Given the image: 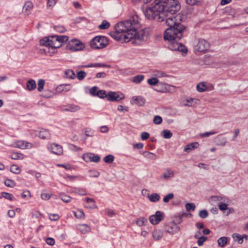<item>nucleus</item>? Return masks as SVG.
<instances>
[{
  "label": "nucleus",
  "instance_id": "45",
  "mask_svg": "<svg viewBox=\"0 0 248 248\" xmlns=\"http://www.w3.org/2000/svg\"><path fill=\"white\" fill-rule=\"evenodd\" d=\"M45 80L43 79H40L38 80V91L39 92H41L44 88V86L45 85Z\"/></svg>",
  "mask_w": 248,
  "mask_h": 248
},
{
  "label": "nucleus",
  "instance_id": "42",
  "mask_svg": "<svg viewBox=\"0 0 248 248\" xmlns=\"http://www.w3.org/2000/svg\"><path fill=\"white\" fill-rule=\"evenodd\" d=\"M159 81L156 78H152L148 79V83L152 86L156 85Z\"/></svg>",
  "mask_w": 248,
  "mask_h": 248
},
{
  "label": "nucleus",
  "instance_id": "52",
  "mask_svg": "<svg viewBox=\"0 0 248 248\" xmlns=\"http://www.w3.org/2000/svg\"><path fill=\"white\" fill-rule=\"evenodd\" d=\"M154 75L157 78H163L167 77V75L162 71H155Z\"/></svg>",
  "mask_w": 248,
  "mask_h": 248
},
{
  "label": "nucleus",
  "instance_id": "27",
  "mask_svg": "<svg viewBox=\"0 0 248 248\" xmlns=\"http://www.w3.org/2000/svg\"><path fill=\"white\" fill-rule=\"evenodd\" d=\"M147 197L151 202H158L160 199V197L159 194L156 193H153L151 195H148Z\"/></svg>",
  "mask_w": 248,
  "mask_h": 248
},
{
  "label": "nucleus",
  "instance_id": "11",
  "mask_svg": "<svg viewBox=\"0 0 248 248\" xmlns=\"http://www.w3.org/2000/svg\"><path fill=\"white\" fill-rule=\"evenodd\" d=\"M48 148L53 154L57 155H61L63 154L62 147L58 144L51 143L48 147Z\"/></svg>",
  "mask_w": 248,
  "mask_h": 248
},
{
  "label": "nucleus",
  "instance_id": "4",
  "mask_svg": "<svg viewBox=\"0 0 248 248\" xmlns=\"http://www.w3.org/2000/svg\"><path fill=\"white\" fill-rule=\"evenodd\" d=\"M40 44L42 46L52 48H57L61 47V44L58 41L57 38H56L55 35L44 37L40 40Z\"/></svg>",
  "mask_w": 248,
  "mask_h": 248
},
{
  "label": "nucleus",
  "instance_id": "6",
  "mask_svg": "<svg viewBox=\"0 0 248 248\" xmlns=\"http://www.w3.org/2000/svg\"><path fill=\"white\" fill-rule=\"evenodd\" d=\"M180 40H168L169 42V48L172 50H177L179 51L182 52L183 53H186L187 52V49L186 47L182 45L181 43H178Z\"/></svg>",
  "mask_w": 248,
  "mask_h": 248
},
{
  "label": "nucleus",
  "instance_id": "50",
  "mask_svg": "<svg viewBox=\"0 0 248 248\" xmlns=\"http://www.w3.org/2000/svg\"><path fill=\"white\" fill-rule=\"evenodd\" d=\"M206 87L203 83L198 84L197 86V89L199 92H202L206 90Z\"/></svg>",
  "mask_w": 248,
  "mask_h": 248
},
{
  "label": "nucleus",
  "instance_id": "48",
  "mask_svg": "<svg viewBox=\"0 0 248 248\" xmlns=\"http://www.w3.org/2000/svg\"><path fill=\"white\" fill-rule=\"evenodd\" d=\"M91 155L92 153L85 154L83 155L82 158L85 161L89 162L91 161Z\"/></svg>",
  "mask_w": 248,
  "mask_h": 248
},
{
  "label": "nucleus",
  "instance_id": "28",
  "mask_svg": "<svg viewBox=\"0 0 248 248\" xmlns=\"http://www.w3.org/2000/svg\"><path fill=\"white\" fill-rule=\"evenodd\" d=\"M39 137L42 139H47L50 137V134L48 130L42 129L39 132Z\"/></svg>",
  "mask_w": 248,
  "mask_h": 248
},
{
  "label": "nucleus",
  "instance_id": "34",
  "mask_svg": "<svg viewBox=\"0 0 248 248\" xmlns=\"http://www.w3.org/2000/svg\"><path fill=\"white\" fill-rule=\"evenodd\" d=\"M56 38H57L58 41L60 42L61 44V46H62V44L65 42H66L68 40V36L66 35H55Z\"/></svg>",
  "mask_w": 248,
  "mask_h": 248
},
{
  "label": "nucleus",
  "instance_id": "53",
  "mask_svg": "<svg viewBox=\"0 0 248 248\" xmlns=\"http://www.w3.org/2000/svg\"><path fill=\"white\" fill-rule=\"evenodd\" d=\"M207 238L204 236H200V238H199L197 243L199 246H202L203 245L204 242L206 241Z\"/></svg>",
  "mask_w": 248,
  "mask_h": 248
},
{
  "label": "nucleus",
  "instance_id": "16",
  "mask_svg": "<svg viewBox=\"0 0 248 248\" xmlns=\"http://www.w3.org/2000/svg\"><path fill=\"white\" fill-rule=\"evenodd\" d=\"M80 107L74 104H68L64 106L62 108V111L67 112L70 111L75 112L79 110Z\"/></svg>",
  "mask_w": 248,
  "mask_h": 248
},
{
  "label": "nucleus",
  "instance_id": "30",
  "mask_svg": "<svg viewBox=\"0 0 248 248\" xmlns=\"http://www.w3.org/2000/svg\"><path fill=\"white\" fill-rule=\"evenodd\" d=\"M64 74L66 78L74 79L75 77V74L73 70L67 69L64 72Z\"/></svg>",
  "mask_w": 248,
  "mask_h": 248
},
{
  "label": "nucleus",
  "instance_id": "57",
  "mask_svg": "<svg viewBox=\"0 0 248 248\" xmlns=\"http://www.w3.org/2000/svg\"><path fill=\"white\" fill-rule=\"evenodd\" d=\"M234 239L237 238V241L239 244H242L243 242V237H241L239 234L234 233L232 235Z\"/></svg>",
  "mask_w": 248,
  "mask_h": 248
},
{
  "label": "nucleus",
  "instance_id": "13",
  "mask_svg": "<svg viewBox=\"0 0 248 248\" xmlns=\"http://www.w3.org/2000/svg\"><path fill=\"white\" fill-rule=\"evenodd\" d=\"M124 98V96L122 94L120 96L119 94L115 92H109L107 95V99L110 101H119Z\"/></svg>",
  "mask_w": 248,
  "mask_h": 248
},
{
  "label": "nucleus",
  "instance_id": "41",
  "mask_svg": "<svg viewBox=\"0 0 248 248\" xmlns=\"http://www.w3.org/2000/svg\"><path fill=\"white\" fill-rule=\"evenodd\" d=\"M114 158V157L112 155H109L106 156L104 158L103 160L105 163H111L113 161Z\"/></svg>",
  "mask_w": 248,
  "mask_h": 248
},
{
  "label": "nucleus",
  "instance_id": "32",
  "mask_svg": "<svg viewBox=\"0 0 248 248\" xmlns=\"http://www.w3.org/2000/svg\"><path fill=\"white\" fill-rule=\"evenodd\" d=\"M71 88L70 84H62L59 86L57 89L59 91H68L71 89Z\"/></svg>",
  "mask_w": 248,
  "mask_h": 248
},
{
  "label": "nucleus",
  "instance_id": "51",
  "mask_svg": "<svg viewBox=\"0 0 248 248\" xmlns=\"http://www.w3.org/2000/svg\"><path fill=\"white\" fill-rule=\"evenodd\" d=\"M100 160V157L98 155L92 154V155H91V162L97 163V162H99Z\"/></svg>",
  "mask_w": 248,
  "mask_h": 248
},
{
  "label": "nucleus",
  "instance_id": "31",
  "mask_svg": "<svg viewBox=\"0 0 248 248\" xmlns=\"http://www.w3.org/2000/svg\"><path fill=\"white\" fill-rule=\"evenodd\" d=\"M11 158L12 159L16 160V159H23L24 158V155L17 152H13L11 154Z\"/></svg>",
  "mask_w": 248,
  "mask_h": 248
},
{
  "label": "nucleus",
  "instance_id": "62",
  "mask_svg": "<svg viewBox=\"0 0 248 248\" xmlns=\"http://www.w3.org/2000/svg\"><path fill=\"white\" fill-rule=\"evenodd\" d=\"M55 30L60 33L64 32L65 31V28L64 27L62 26H57L55 27Z\"/></svg>",
  "mask_w": 248,
  "mask_h": 248
},
{
  "label": "nucleus",
  "instance_id": "59",
  "mask_svg": "<svg viewBox=\"0 0 248 248\" xmlns=\"http://www.w3.org/2000/svg\"><path fill=\"white\" fill-rule=\"evenodd\" d=\"M98 88L96 86H94L91 88L90 90V93L93 96H97L96 93L97 91Z\"/></svg>",
  "mask_w": 248,
  "mask_h": 248
},
{
  "label": "nucleus",
  "instance_id": "35",
  "mask_svg": "<svg viewBox=\"0 0 248 248\" xmlns=\"http://www.w3.org/2000/svg\"><path fill=\"white\" fill-rule=\"evenodd\" d=\"M161 134L165 139H170L172 136V133L169 130H164L162 131Z\"/></svg>",
  "mask_w": 248,
  "mask_h": 248
},
{
  "label": "nucleus",
  "instance_id": "46",
  "mask_svg": "<svg viewBox=\"0 0 248 248\" xmlns=\"http://www.w3.org/2000/svg\"><path fill=\"white\" fill-rule=\"evenodd\" d=\"M173 198L174 194L172 193H170L164 197L163 201L164 202L167 203L170 200L172 199Z\"/></svg>",
  "mask_w": 248,
  "mask_h": 248
},
{
  "label": "nucleus",
  "instance_id": "55",
  "mask_svg": "<svg viewBox=\"0 0 248 248\" xmlns=\"http://www.w3.org/2000/svg\"><path fill=\"white\" fill-rule=\"evenodd\" d=\"M153 122L155 124H159L162 122V119L160 116H155L154 117Z\"/></svg>",
  "mask_w": 248,
  "mask_h": 248
},
{
  "label": "nucleus",
  "instance_id": "2",
  "mask_svg": "<svg viewBox=\"0 0 248 248\" xmlns=\"http://www.w3.org/2000/svg\"><path fill=\"white\" fill-rule=\"evenodd\" d=\"M140 28L139 16L133 15L129 19L119 22L115 26V32H110V35L117 40L122 39L125 42L131 40L133 44H139L140 36L137 30Z\"/></svg>",
  "mask_w": 248,
  "mask_h": 248
},
{
  "label": "nucleus",
  "instance_id": "17",
  "mask_svg": "<svg viewBox=\"0 0 248 248\" xmlns=\"http://www.w3.org/2000/svg\"><path fill=\"white\" fill-rule=\"evenodd\" d=\"M33 4L31 1H28L26 2L23 7V12L25 15H29L33 8Z\"/></svg>",
  "mask_w": 248,
  "mask_h": 248
},
{
  "label": "nucleus",
  "instance_id": "36",
  "mask_svg": "<svg viewBox=\"0 0 248 248\" xmlns=\"http://www.w3.org/2000/svg\"><path fill=\"white\" fill-rule=\"evenodd\" d=\"M143 155L144 156L151 159L155 160L156 158V156L155 155L149 152H143Z\"/></svg>",
  "mask_w": 248,
  "mask_h": 248
},
{
  "label": "nucleus",
  "instance_id": "19",
  "mask_svg": "<svg viewBox=\"0 0 248 248\" xmlns=\"http://www.w3.org/2000/svg\"><path fill=\"white\" fill-rule=\"evenodd\" d=\"M199 146V143L198 142H195L186 145L184 148V151L189 153L194 149L197 148Z\"/></svg>",
  "mask_w": 248,
  "mask_h": 248
},
{
  "label": "nucleus",
  "instance_id": "54",
  "mask_svg": "<svg viewBox=\"0 0 248 248\" xmlns=\"http://www.w3.org/2000/svg\"><path fill=\"white\" fill-rule=\"evenodd\" d=\"M97 96L99 97L100 98H103L105 97H107V95L106 94V92L104 90H99L96 93Z\"/></svg>",
  "mask_w": 248,
  "mask_h": 248
},
{
  "label": "nucleus",
  "instance_id": "23",
  "mask_svg": "<svg viewBox=\"0 0 248 248\" xmlns=\"http://www.w3.org/2000/svg\"><path fill=\"white\" fill-rule=\"evenodd\" d=\"M110 66L109 65H107L104 63H91L88 65H83L82 67H110Z\"/></svg>",
  "mask_w": 248,
  "mask_h": 248
},
{
  "label": "nucleus",
  "instance_id": "9",
  "mask_svg": "<svg viewBox=\"0 0 248 248\" xmlns=\"http://www.w3.org/2000/svg\"><path fill=\"white\" fill-rule=\"evenodd\" d=\"M165 214L163 212L157 211L155 214L152 215L149 217L150 223L153 225H156L161 222L164 218Z\"/></svg>",
  "mask_w": 248,
  "mask_h": 248
},
{
  "label": "nucleus",
  "instance_id": "10",
  "mask_svg": "<svg viewBox=\"0 0 248 248\" xmlns=\"http://www.w3.org/2000/svg\"><path fill=\"white\" fill-rule=\"evenodd\" d=\"M174 88V86L164 82H158L156 87L154 88V90L159 93H167L170 92L172 89Z\"/></svg>",
  "mask_w": 248,
  "mask_h": 248
},
{
  "label": "nucleus",
  "instance_id": "21",
  "mask_svg": "<svg viewBox=\"0 0 248 248\" xmlns=\"http://www.w3.org/2000/svg\"><path fill=\"white\" fill-rule=\"evenodd\" d=\"M163 235V232L160 230H155L152 232L153 238L156 240H159Z\"/></svg>",
  "mask_w": 248,
  "mask_h": 248
},
{
  "label": "nucleus",
  "instance_id": "39",
  "mask_svg": "<svg viewBox=\"0 0 248 248\" xmlns=\"http://www.w3.org/2000/svg\"><path fill=\"white\" fill-rule=\"evenodd\" d=\"M4 184L7 187H13L15 186H16V183L14 181L11 179H7L4 181Z\"/></svg>",
  "mask_w": 248,
  "mask_h": 248
},
{
  "label": "nucleus",
  "instance_id": "58",
  "mask_svg": "<svg viewBox=\"0 0 248 248\" xmlns=\"http://www.w3.org/2000/svg\"><path fill=\"white\" fill-rule=\"evenodd\" d=\"M186 3L189 5H199L200 1L197 0H186Z\"/></svg>",
  "mask_w": 248,
  "mask_h": 248
},
{
  "label": "nucleus",
  "instance_id": "33",
  "mask_svg": "<svg viewBox=\"0 0 248 248\" xmlns=\"http://www.w3.org/2000/svg\"><path fill=\"white\" fill-rule=\"evenodd\" d=\"M60 198L63 202L66 203L70 202L72 200L71 197L64 194H61Z\"/></svg>",
  "mask_w": 248,
  "mask_h": 248
},
{
  "label": "nucleus",
  "instance_id": "15",
  "mask_svg": "<svg viewBox=\"0 0 248 248\" xmlns=\"http://www.w3.org/2000/svg\"><path fill=\"white\" fill-rule=\"evenodd\" d=\"M15 147L21 149H29L31 147V144L23 140L18 141L15 144Z\"/></svg>",
  "mask_w": 248,
  "mask_h": 248
},
{
  "label": "nucleus",
  "instance_id": "25",
  "mask_svg": "<svg viewBox=\"0 0 248 248\" xmlns=\"http://www.w3.org/2000/svg\"><path fill=\"white\" fill-rule=\"evenodd\" d=\"M27 88L29 91H32L36 87V82L33 79H30L27 82Z\"/></svg>",
  "mask_w": 248,
  "mask_h": 248
},
{
  "label": "nucleus",
  "instance_id": "1",
  "mask_svg": "<svg viewBox=\"0 0 248 248\" xmlns=\"http://www.w3.org/2000/svg\"><path fill=\"white\" fill-rule=\"evenodd\" d=\"M180 8V3L177 0H165L156 2L153 6L150 4L142 6L146 18L154 19L158 22L164 21L169 15H174Z\"/></svg>",
  "mask_w": 248,
  "mask_h": 248
},
{
  "label": "nucleus",
  "instance_id": "18",
  "mask_svg": "<svg viewBox=\"0 0 248 248\" xmlns=\"http://www.w3.org/2000/svg\"><path fill=\"white\" fill-rule=\"evenodd\" d=\"M77 228L83 234H86L91 231L90 227L85 224H78Z\"/></svg>",
  "mask_w": 248,
  "mask_h": 248
},
{
  "label": "nucleus",
  "instance_id": "22",
  "mask_svg": "<svg viewBox=\"0 0 248 248\" xmlns=\"http://www.w3.org/2000/svg\"><path fill=\"white\" fill-rule=\"evenodd\" d=\"M174 176V172L170 169H167L162 174L161 178L165 180H169Z\"/></svg>",
  "mask_w": 248,
  "mask_h": 248
},
{
  "label": "nucleus",
  "instance_id": "5",
  "mask_svg": "<svg viewBox=\"0 0 248 248\" xmlns=\"http://www.w3.org/2000/svg\"><path fill=\"white\" fill-rule=\"evenodd\" d=\"M108 45V40L104 36H96L91 41V47L94 49H101L105 47Z\"/></svg>",
  "mask_w": 248,
  "mask_h": 248
},
{
  "label": "nucleus",
  "instance_id": "24",
  "mask_svg": "<svg viewBox=\"0 0 248 248\" xmlns=\"http://www.w3.org/2000/svg\"><path fill=\"white\" fill-rule=\"evenodd\" d=\"M227 142L226 138L218 136L216 138V143L217 145L224 146L226 145Z\"/></svg>",
  "mask_w": 248,
  "mask_h": 248
},
{
  "label": "nucleus",
  "instance_id": "26",
  "mask_svg": "<svg viewBox=\"0 0 248 248\" xmlns=\"http://www.w3.org/2000/svg\"><path fill=\"white\" fill-rule=\"evenodd\" d=\"M228 243V238L223 236L220 237L217 240L218 246L221 248L224 247Z\"/></svg>",
  "mask_w": 248,
  "mask_h": 248
},
{
  "label": "nucleus",
  "instance_id": "43",
  "mask_svg": "<svg viewBox=\"0 0 248 248\" xmlns=\"http://www.w3.org/2000/svg\"><path fill=\"white\" fill-rule=\"evenodd\" d=\"M185 207L187 212L194 211L195 209V205L193 203H187L186 204Z\"/></svg>",
  "mask_w": 248,
  "mask_h": 248
},
{
  "label": "nucleus",
  "instance_id": "56",
  "mask_svg": "<svg viewBox=\"0 0 248 248\" xmlns=\"http://www.w3.org/2000/svg\"><path fill=\"white\" fill-rule=\"evenodd\" d=\"M216 133H217L216 132H214V131L206 132L201 134L200 136L202 138H206V137H208L211 135H214Z\"/></svg>",
  "mask_w": 248,
  "mask_h": 248
},
{
  "label": "nucleus",
  "instance_id": "60",
  "mask_svg": "<svg viewBox=\"0 0 248 248\" xmlns=\"http://www.w3.org/2000/svg\"><path fill=\"white\" fill-rule=\"evenodd\" d=\"M150 137V134L146 132H142L140 134V138L142 140H146Z\"/></svg>",
  "mask_w": 248,
  "mask_h": 248
},
{
  "label": "nucleus",
  "instance_id": "64",
  "mask_svg": "<svg viewBox=\"0 0 248 248\" xmlns=\"http://www.w3.org/2000/svg\"><path fill=\"white\" fill-rule=\"evenodd\" d=\"M117 109L120 111H128V108L127 107H124L122 105H119L118 106Z\"/></svg>",
  "mask_w": 248,
  "mask_h": 248
},
{
  "label": "nucleus",
  "instance_id": "63",
  "mask_svg": "<svg viewBox=\"0 0 248 248\" xmlns=\"http://www.w3.org/2000/svg\"><path fill=\"white\" fill-rule=\"evenodd\" d=\"M49 218L51 220L56 221L59 218V216L57 214H50Z\"/></svg>",
  "mask_w": 248,
  "mask_h": 248
},
{
  "label": "nucleus",
  "instance_id": "61",
  "mask_svg": "<svg viewBox=\"0 0 248 248\" xmlns=\"http://www.w3.org/2000/svg\"><path fill=\"white\" fill-rule=\"evenodd\" d=\"M47 244L50 246H53L55 244V240L52 238H47L46 240Z\"/></svg>",
  "mask_w": 248,
  "mask_h": 248
},
{
  "label": "nucleus",
  "instance_id": "20",
  "mask_svg": "<svg viewBox=\"0 0 248 248\" xmlns=\"http://www.w3.org/2000/svg\"><path fill=\"white\" fill-rule=\"evenodd\" d=\"M85 201L87 202L88 204L85 206V207L88 209H95L97 208V206L95 204L94 200L90 198H86Z\"/></svg>",
  "mask_w": 248,
  "mask_h": 248
},
{
  "label": "nucleus",
  "instance_id": "37",
  "mask_svg": "<svg viewBox=\"0 0 248 248\" xmlns=\"http://www.w3.org/2000/svg\"><path fill=\"white\" fill-rule=\"evenodd\" d=\"M110 26V24L107 20H103L102 23L98 26V28L100 30H106L108 29Z\"/></svg>",
  "mask_w": 248,
  "mask_h": 248
},
{
  "label": "nucleus",
  "instance_id": "7",
  "mask_svg": "<svg viewBox=\"0 0 248 248\" xmlns=\"http://www.w3.org/2000/svg\"><path fill=\"white\" fill-rule=\"evenodd\" d=\"M84 45L77 39H72L68 42L67 47L73 51L82 50L84 48Z\"/></svg>",
  "mask_w": 248,
  "mask_h": 248
},
{
  "label": "nucleus",
  "instance_id": "49",
  "mask_svg": "<svg viewBox=\"0 0 248 248\" xmlns=\"http://www.w3.org/2000/svg\"><path fill=\"white\" fill-rule=\"evenodd\" d=\"M208 215V213L206 210H202L200 211L199 213V216L200 217L202 218H205L207 217Z\"/></svg>",
  "mask_w": 248,
  "mask_h": 248
},
{
  "label": "nucleus",
  "instance_id": "38",
  "mask_svg": "<svg viewBox=\"0 0 248 248\" xmlns=\"http://www.w3.org/2000/svg\"><path fill=\"white\" fill-rule=\"evenodd\" d=\"M1 196L6 199L9 200L10 201L14 200V196L11 193L2 192L1 193Z\"/></svg>",
  "mask_w": 248,
  "mask_h": 248
},
{
  "label": "nucleus",
  "instance_id": "40",
  "mask_svg": "<svg viewBox=\"0 0 248 248\" xmlns=\"http://www.w3.org/2000/svg\"><path fill=\"white\" fill-rule=\"evenodd\" d=\"M10 171L13 173L18 174L20 172V169L16 165H13L10 167Z\"/></svg>",
  "mask_w": 248,
  "mask_h": 248
},
{
  "label": "nucleus",
  "instance_id": "47",
  "mask_svg": "<svg viewBox=\"0 0 248 248\" xmlns=\"http://www.w3.org/2000/svg\"><path fill=\"white\" fill-rule=\"evenodd\" d=\"M75 216L78 218H81L84 217L85 215L82 210H78L77 212H74Z\"/></svg>",
  "mask_w": 248,
  "mask_h": 248
},
{
  "label": "nucleus",
  "instance_id": "44",
  "mask_svg": "<svg viewBox=\"0 0 248 248\" xmlns=\"http://www.w3.org/2000/svg\"><path fill=\"white\" fill-rule=\"evenodd\" d=\"M86 76V73L83 71H80L77 73V78L79 80H83Z\"/></svg>",
  "mask_w": 248,
  "mask_h": 248
},
{
  "label": "nucleus",
  "instance_id": "14",
  "mask_svg": "<svg viewBox=\"0 0 248 248\" xmlns=\"http://www.w3.org/2000/svg\"><path fill=\"white\" fill-rule=\"evenodd\" d=\"M151 29L149 28H145L140 31V42H146L149 38Z\"/></svg>",
  "mask_w": 248,
  "mask_h": 248
},
{
  "label": "nucleus",
  "instance_id": "3",
  "mask_svg": "<svg viewBox=\"0 0 248 248\" xmlns=\"http://www.w3.org/2000/svg\"><path fill=\"white\" fill-rule=\"evenodd\" d=\"M182 16L169 15L165 18L166 25L169 28L166 30L164 38L165 40H180L186 28L181 24Z\"/></svg>",
  "mask_w": 248,
  "mask_h": 248
},
{
  "label": "nucleus",
  "instance_id": "12",
  "mask_svg": "<svg viewBox=\"0 0 248 248\" xmlns=\"http://www.w3.org/2000/svg\"><path fill=\"white\" fill-rule=\"evenodd\" d=\"M165 230L169 233L173 234L179 231L180 228L176 223L171 222L165 226Z\"/></svg>",
  "mask_w": 248,
  "mask_h": 248
},
{
  "label": "nucleus",
  "instance_id": "29",
  "mask_svg": "<svg viewBox=\"0 0 248 248\" xmlns=\"http://www.w3.org/2000/svg\"><path fill=\"white\" fill-rule=\"evenodd\" d=\"M194 100L195 99L192 98L187 99L183 101V105L185 106L194 107L195 106V104L194 103Z\"/></svg>",
  "mask_w": 248,
  "mask_h": 248
},
{
  "label": "nucleus",
  "instance_id": "8",
  "mask_svg": "<svg viewBox=\"0 0 248 248\" xmlns=\"http://www.w3.org/2000/svg\"><path fill=\"white\" fill-rule=\"evenodd\" d=\"M210 48V44L204 39H200L196 45L194 46L195 50L205 52Z\"/></svg>",
  "mask_w": 248,
  "mask_h": 248
}]
</instances>
